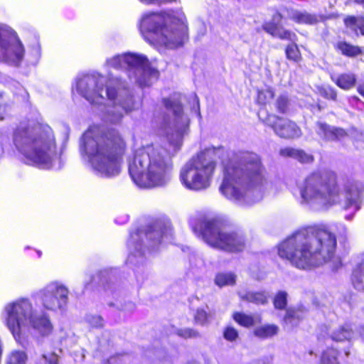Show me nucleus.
I'll list each match as a JSON object with an SVG mask.
<instances>
[{
    "label": "nucleus",
    "instance_id": "1",
    "mask_svg": "<svg viewBox=\"0 0 364 364\" xmlns=\"http://www.w3.org/2000/svg\"><path fill=\"white\" fill-rule=\"evenodd\" d=\"M162 104L164 111L156 117V127L159 134L166 136L172 150L152 144L134 150L129 156V173L140 188H161L170 182L172 158L181 149L183 137L189 132L190 119L179 97L164 98Z\"/></svg>",
    "mask_w": 364,
    "mask_h": 364
},
{
    "label": "nucleus",
    "instance_id": "2",
    "mask_svg": "<svg viewBox=\"0 0 364 364\" xmlns=\"http://www.w3.org/2000/svg\"><path fill=\"white\" fill-rule=\"evenodd\" d=\"M70 290L59 280L49 282L33 294L43 309L37 310L31 299L18 297L6 303L1 312L4 324L15 341L26 348L27 334L31 331L41 336H48L53 330L46 311L63 313L68 306Z\"/></svg>",
    "mask_w": 364,
    "mask_h": 364
},
{
    "label": "nucleus",
    "instance_id": "3",
    "mask_svg": "<svg viewBox=\"0 0 364 364\" xmlns=\"http://www.w3.org/2000/svg\"><path fill=\"white\" fill-rule=\"evenodd\" d=\"M301 205L311 210H326L334 205H339L350 214L345 216L348 220L353 219L363 201L364 184L354 178H347L338 185L334 173H314L296 183Z\"/></svg>",
    "mask_w": 364,
    "mask_h": 364
},
{
    "label": "nucleus",
    "instance_id": "4",
    "mask_svg": "<svg viewBox=\"0 0 364 364\" xmlns=\"http://www.w3.org/2000/svg\"><path fill=\"white\" fill-rule=\"evenodd\" d=\"M336 238L326 226L316 225L304 228L278 246V255L301 269H309L324 264L337 272L342 266L341 258L335 254Z\"/></svg>",
    "mask_w": 364,
    "mask_h": 364
},
{
    "label": "nucleus",
    "instance_id": "5",
    "mask_svg": "<svg viewBox=\"0 0 364 364\" xmlns=\"http://www.w3.org/2000/svg\"><path fill=\"white\" fill-rule=\"evenodd\" d=\"M272 183L265 177L259 156L250 151L235 153L225 167L221 193L242 207L260 201Z\"/></svg>",
    "mask_w": 364,
    "mask_h": 364
},
{
    "label": "nucleus",
    "instance_id": "6",
    "mask_svg": "<svg viewBox=\"0 0 364 364\" xmlns=\"http://www.w3.org/2000/svg\"><path fill=\"white\" fill-rule=\"evenodd\" d=\"M77 92L90 104H96L103 121L117 124L124 114L137 108L136 101L125 81L109 75L108 79L97 72L78 77L75 86Z\"/></svg>",
    "mask_w": 364,
    "mask_h": 364
},
{
    "label": "nucleus",
    "instance_id": "7",
    "mask_svg": "<svg viewBox=\"0 0 364 364\" xmlns=\"http://www.w3.org/2000/svg\"><path fill=\"white\" fill-rule=\"evenodd\" d=\"M127 144L115 129L93 124L83 134L80 144L81 156L92 171L103 178L118 176Z\"/></svg>",
    "mask_w": 364,
    "mask_h": 364
},
{
    "label": "nucleus",
    "instance_id": "8",
    "mask_svg": "<svg viewBox=\"0 0 364 364\" xmlns=\"http://www.w3.org/2000/svg\"><path fill=\"white\" fill-rule=\"evenodd\" d=\"M12 144L27 164L46 169L63 166V149H57L53 132L47 124L21 121L13 129Z\"/></svg>",
    "mask_w": 364,
    "mask_h": 364
},
{
    "label": "nucleus",
    "instance_id": "9",
    "mask_svg": "<svg viewBox=\"0 0 364 364\" xmlns=\"http://www.w3.org/2000/svg\"><path fill=\"white\" fill-rule=\"evenodd\" d=\"M139 30L147 42L159 48L173 49L181 46L187 36L183 13L175 17L163 12H146L140 18Z\"/></svg>",
    "mask_w": 364,
    "mask_h": 364
},
{
    "label": "nucleus",
    "instance_id": "10",
    "mask_svg": "<svg viewBox=\"0 0 364 364\" xmlns=\"http://www.w3.org/2000/svg\"><path fill=\"white\" fill-rule=\"evenodd\" d=\"M220 149V147L206 148L183 165L179 181L186 189L199 192L210 187L216 170V154Z\"/></svg>",
    "mask_w": 364,
    "mask_h": 364
},
{
    "label": "nucleus",
    "instance_id": "11",
    "mask_svg": "<svg viewBox=\"0 0 364 364\" xmlns=\"http://www.w3.org/2000/svg\"><path fill=\"white\" fill-rule=\"evenodd\" d=\"M191 225L194 234L213 248L237 252L246 246L243 234L231 230L220 219L203 218Z\"/></svg>",
    "mask_w": 364,
    "mask_h": 364
},
{
    "label": "nucleus",
    "instance_id": "12",
    "mask_svg": "<svg viewBox=\"0 0 364 364\" xmlns=\"http://www.w3.org/2000/svg\"><path fill=\"white\" fill-rule=\"evenodd\" d=\"M106 68L126 72L131 82L140 87H149L157 80L159 73L152 66L146 55L134 52H125L107 58Z\"/></svg>",
    "mask_w": 364,
    "mask_h": 364
},
{
    "label": "nucleus",
    "instance_id": "13",
    "mask_svg": "<svg viewBox=\"0 0 364 364\" xmlns=\"http://www.w3.org/2000/svg\"><path fill=\"white\" fill-rule=\"evenodd\" d=\"M146 237L150 252L156 251L163 242H170L172 240V228L168 221L156 220L148 227L145 232L137 230L132 232L127 241L129 255L127 264L139 265L144 262L145 251L142 250L141 240Z\"/></svg>",
    "mask_w": 364,
    "mask_h": 364
},
{
    "label": "nucleus",
    "instance_id": "14",
    "mask_svg": "<svg viewBox=\"0 0 364 364\" xmlns=\"http://www.w3.org/2000/svg\"><path fill=\"white\" fill-rule=\"evenodd\" d=\"M24 58V46L16 31L7 24L0 23V63L18 67Z\"/></svg>",
    "mask_w": 364,
    "mask_h": 364
},
{
    "label": "nucleus",
    "instance_id": "15",
    "mask_svg": "<svg viewBox=\"0 0 364 364\" xmlns=\"http://www.w3.org/2000/svg\"><path fill=\"white\" fill-rule=\"evenodd\" d=\"M262 120L267 126L273 129L275 134L281 138L293 139L301 135V131L298 126L288 119L279 117L274 114H268Z\"/></svg>",
    "mask_w": 364,
    "mask_h": 364
},
{
    "label": "nucleus",
    "instance_id": "16",
    "mask_svg": "<svg viewBox=\"0 0 364 364\" xmlns=\"http://www.w3.org/2000/svg\"><path fill=\"white\" fill-rule=\"evenodd\" d=\"M355 326L351 322H346L338 326L331 333V338L336 342L350 341L355 338L357 333L354 331Z\"/></svg>",
    "mask_w": 364,
    "mask_h": 364
},
{
    "label": "nucleus",
    "instance_id": "17",
    "mask_svg": "<svg viewBox=\"0 0 364 364\" xmlns=\"http://www.w3.org/2000/svg\"><path fill=\"white\" fill-rule=\"evenodd\" d=\"M317 134L323 139L333 141L338 139L346 135V132L343 129L331 127L326 123H317Z\"/></svg>",
    "mask_w": 364,
    "mask_h": 364
},
{
    "label": "nucleus",
    "instance_id": "18",
    "mask_svg": "<svg viewBox=\"0 0 364 364\" xmlns=\"http://www.w3.org/2000/svg\"><path fill=\"white\" fill-rule=\"evenodd\" d=\"M351 281L356 289L364 290V252L358 257L357 263L353 269Z\"/></svg>",
    "mask_w": 364,
    "mask_h": 364
},
{
    "label": "nucleus",
    "instance_id": "19",
    "mask_svg": "<svg viewBox=\"0 0 364 364\" xmlns=\"http://www.w3.org/2000/svg\"><path fill=\"white\" fill-rule=\"evenodd\" d=\"M279 154L284 157L292 158L302 164L312 163L314 159L311 154L305 152L304 150L291 147L281 149Z\"/></svg>",
    "mask_w": 364,
    "mask_h": 364
},
{
    "label": "nucleus",
    "instance_id": "20",
    "mask_svg": "<svg viewBox=\"0 0 364 364\" xmlns=\"http://www.w3.org/2000/svg\"><path fill=\"white\" fill-rule=\"evenodd\" d=\"M346 33L353 37L359 34L364 36V18L362 17L348 16L344 20Z\"/></svg>",
    "mask_w": 364,
    "mask_h": 364
},
{
    "label": "nucleus",
    "instance_id": "21",
    "mask_svg": "<svg viewBox=\"0 0 364 364\" xmlns=\"http://www.w3.org/2000/svg\"><path fill=\"white\" fill-rule=\"evenodd\" d=\"M238 295L242 301L254 303L255 304H264L267 302L269 297V293L265 291H238Z\"/></svg>",
    "mask_w": 364,
    "mask_h": 364
},
{
    "label": "nucleus",
    "instance_id": "22",
    "mask_svg": "<svg viewBox=\"0 0 364 364\" xmlns=\"http://www.w3.org/2000/svg\"><path fill=\"white\" fill-rule=\"evenodd\" d=\"M288 16L298 23L315 24L318 22V17L315 14L306 11L290 9L288 11Z\"/></svg>",
    "mask_w": 364,
    "mask_h": 364
},
{
    "label": "nucleus",
    "instance_id": "23",
    "mask_svg": "<svg viewBox=\"0 0 364 364\" xmlns=\"http://www.w3.org/2000/svg\"><path fill=\"white\" fill-rule=\"evenodd\" d=\"M304 313L301 309H288L284 318V323L287 328L296 326L303 318Z\"/></svg>",
    "mask_w": 364,
    "mask_h": 364
},
{
    "label": "nucleus",
    "instance_id": "24",
    "mask_svg": "<svg viewBox=\"0 0 364 364\" xmlns=\"http://www.w3.org/2000/svg\"><path fill=\"white\" fill-rule=\"evenodd\" d=\"M28 355L25 350H12L6 356L5 364H26Z\"/></svg>",
    "mask_w": 364,
    "mask_h": 364
},
{
    "label": "nucleus",
    "instance_id": "25",
    "mask_svg": "<svg viewBox=\"0 0 364 364\" xmlns=\"http://www.w3.org/2000/svg\"><path fill=\"white\" fill-rule=\"evenodd\" d=\"M282 18V16L279 13H275L271 21L265 22L262 25L263 29L273 37H276L279 30L282 28L280 27Z\"/></svg>",
    "mask_w": 364,
    "mask_h": 364
},
{
    "label": "nucleus",
    "instance_id": "26",
    "mask_svg": "<svg viewBox=\"0 0 364 364\" xmlns=\"http://www.w3.org/2000/svg\"><path fill=\"white\" fill-rule=\"evenodd\" d=\"M236 277V274L231 272H219L215 276V283L220 287L232 286L235 284Z\"/></svg>",
    "mask_w": 364,
    "mask_h": 364
},
{
    "label": "nucleus",
    "instance_id": "27",
    "mask_svg": "<svg viewBox=\"0 0 364 364\" xmlns=\"http://www.w3.org/2000/svg\"><path fill=\"white\" fill-rule=\"evenodd\" d=\"M278 332V327L274 324H267L257 327L254 330L255 336L266 339L276 335Z\"/></svg>",
    "mask_w": 364,
    "mask_h": 364
},
{
    "label": "nucleus",
    "instance_id": "28",
    "mask_svg": "<svg viewBox=\"0 0 364 364\" xmlns=\"http://www.w3.org/2000/svg\"><path fill=\"white\" fill-rule=\"evenodd\" d=\"M336 48L343 55L348 57H355L362 53L361 49L359 47L353 46L345 41L338 42Z\"/></svg>",
    "mask_w": 364,
    "mask_h": 364
},
{
    "label": "nucleus",
    "instance_id": "29",
    "mask_svg": "<svg viewBox=\"0 0 364 364\" xmlns=\"http://www.w3.org/2000/svg\"><path fill=\"white\" fill-rule=\"evenodd\" d=\"M233 318L237 323L245 327L252 326L256 323L260 322L259 316L254 317L242 313H235L233 315Z\"/></svg>",
    "mask_w": 364,
    "mask_h": 364
},
{
    "label": "nucleus",
    "instance_id": "30",
    "mask_svg": "<svg viewBox=\"0 0 364 364\" xmlns=\"http://www.w3.org/2000/svg\"><path fill=\"white\" fill-rule=\"evenodd\" d=\"M355 77L353 74H342L336 80V85L343 89L348 90L355 84Z\"/></svg>",
    "mask_w": 364,
    "mask_h": 364
},
{
    "label": "nucleus",
    "instance_id": "31",
    "mask_svg": "<svg viewBox=\"0 0 364 364\" xmlns=\"http://www.w3.org/2000/svg\"><path fill=\"white\" fill-rule=\"evenodd\" d=\"M338 352L334 348H328L322 354L321 364H339L337 360Z\"/></svg>",
    "mask_w": 364,
    "mask_h": 364
},
{
    "label": "nucleus",
    "instance_id": "32",
    "mask_svg": "<svg viewBox=\"0 0 364 364\" xmlns=\"http://www.w3.org/2000/svg\"><path fill=\"white\" fill-rule=\"evenodd\" d=\"M117 269L111 268L109 269H105L100 272L101 281L102 284L106 283L107 290L112 291V286L109 285V282H112V279L115 277Z\"/></svg>",
    "mask_w": 364,
    "mask_h": 364
},
{
    "label": "nucleus",
    "instance_id": "33",
    "mask_svg": "<svg viewBox=\"0 0 364 364\" xmlns=\"http://www.w3.org/2000/svg\"><path fill=\"white\" fill-rule=\"evenodd\" d=\"M109 306H116L120 311H122L124 316H129L132 314L136 309L134 303L130 301H125L123 303L119 302L117 304L109 303Z\"/></svg>",
    "mask_w": 364,
    "mask_h": 364
},
{
    "label": "nucleus",
    "instance_id": "34",
    "mask_svg": "<svg viewBox=\"0 0 364 364\" xmlns=\"http://www.w3.org/2000/svg\"><path fill=\"white\" fill-rule=\"evenodd\" d=\"M173 333L177 336L187 339V338H196L200 336L198 331L193 328H174Z\"/></svg>",
    "mask_w": 364,
    "mask_h": 364
},
{
    "label": "nucleus",
    "instance_id": "35",
    "mask_svg": "<svg viewBox=\"0 0 364 364\" xmlns=\"http://www.w3.org/2000/svg\"><path fill=\"white\" fill-rule=\"evenodd\" d=\"M30 55L31 58L28 59V63L32 65H36L41 55V48L38 41H36L31 46Z\"/></svg>",
    "mask_w": 364,
    "mask_h": 364
},
{
    "label": "nucleus",
    "instance_id": "36",
    "mask_svg": "<svg viewBox=\"0 0 364 364\" xmlns=\"http://www.w3.org/2000/svg\"><path fill=\"white\" fill-rule=\"evenodd\" d=\"M286 55L289 60L297 62L301 58L300 51L296 46V44L294 42V43L289 44L287 46L286 48Z\"/></svg>",
    "mask_w": 364,
    "mask_h": 364
},
{
    "label": "nucleus",
    "instance_id": "37",
    "mask_svg": "<svg viewBox=\"0 0 364 364\" xmlns=\"http://www.w3.org/2000/svg\"><path fill=\"white\" fill-rule=\"evenodd\" d=\"M194 318L196 323L203 326L210 321L211 314L208 313L205 309L199 308L196 310Z\"/></svg>",
    "mask_w": 364,
    "mask_h": 364
},
{
    "label": "nucleus",
    "instance_id": "38",
    "mask_svg": "<svg viewBox=\"0 0 364 364\" xmlns=\"http://www.w3.org/2000/svg\"><path fill=\"white\" fill-rule=\"evenodd\" d=\"M287 293L284 291H279L274 296V305L277 309H284L287 306Z\"/></svg>",
    "mask_w": 364,
    "mask_h": 364
},
{
    "label": "nucleus",
    "instance_id": "39",
    "mask_svg": "<svg viewBox=\"0 0 364 364\" xmlns=\"http://www.w3.org/2000/svg\"><path fill=\"white\" fill-rule=\"evenodd\" d=\"M274 97V92L271 89H267L258 91L257 102L260 105H266L269 103Z\"/></svg>",
    "mask_w": 364,
    "mask_h": 364
},
{
    "label": "nucleus",
    "instance_id": "40",
    "mask_svg": "<svg viewBox=\"0 0 364 364\" xmlns=\"http://www.w3.org/2000/svg\"><path fill=\"white\" fill-rule=\"evenodd\" d=\"M36 364H58V355L54 353L42 354Z\"/></svg>",
    "mask_w": 364,
    "mask_h": 364
},
{
    "label": "nucleus",
    "instance_id": "41",
    "mask_svg": "<svg viewBox=\"0 0 364 364\" xmlns=\"http://www.w3.org/2000/svg\"><path fill=\"white\" fill-rule=\"evenodd\" d=\"M276 37L283 40H288L293 43L297 40L296 35L294 33L291 31L284 29L283 28H281L280 30H279Z\"/></svg>",
    "mask_w": 364,
    "mask_h": 364
},
{
    "label": "nucleus",
    "instance_id": "42",
    "mask_svg": "<svg viewBox=\"0 0 364 364\" xmlns=\"http://www.w3.org/2000/svg\"><path fill=\"white\" fill-rule=\"evenodd\" d=\"M110 345L109 343H106L105 341L102 340L99 342V348L94 354L95 358H104L105 355L109 351Z\"/></svg>",
    "mask_w": 364,
    "mask_h": 364
},
{
    "label": "nucleus",
    "instance_id": "43",
    "mask_svg": "<svg viewBox=\"0 0 364 364\" xmlns=\"http://www.w3.org/2000/svg\"><path fill=\"white\" fill-rule=\"evenodd\" d=\"M86 321L95 328H101L104 326L102 317L97 315H87L86 316Z\"/></svg>",
    "mask_w": 364,
    "mask_h": 364
},
{
    "label": "nucleus",
    "instance_id": "44",
    "mask_svg": "<svg viewBox=\"0 0 364 364\" xmlns=\"http://www.w3.org/2000/svg\"><path fill=\"white\" fill-rule=\"evenodd\" d=\"M10 112V106L2 95H0V120H4Z\"/></svg>",
    "mask_w": 364,
    "mask_h": 364
},
{
    "label": "nucleus",
    "instance_id": "45",
    "mask_svg": "<svg viewBox=\"0 0 364 364\" xmlns=\"http://www.w3.org/2000/svg\"><path fill=\"white\" fill-rule=\"evenodd\" d=\"M320 93L322 96L327 99L335 100L336 99V92L329 86H324L321 88Z\"/></svg>",
    "mask_w": 364,
    "mask_h": 364
},
{
    "label": "nucleus",
    "instance_id": "46",
    "mask_svg": "<svg viewBox=\"0 0 364 364\" xmlns=\"http://www.w3.org/2000/svg\"><path fill=\"white\" fill-rule=\"evenodd\" d=\"M223 336L227 341H234L237 338L238 333L234 328L228 326L224 330Z\"/></svg>",
    "mask_w": 364,
    "mask_h": 364
},
{
    "label": "nucleus",
    "instance_id": "47",
    "mask_svg": "<svg viewBox=\"0 0 364 364\" xmlns=\"http://www.w3.org/2000/svg\"><path fill=\"white\" fill-rule=\"evenodd\" d=\"M288 99L286 96H280L277 100V108L278 112L285 113L287 109Z\"/></svg>",
    "mask_w": 364,
    "mask_h": 364
},
{
    "label": "nucleus",
    "instance_id": "48",
    "mask_svg": "<svg viewBox=\"0 0 364 364\" xmlns=\"http://www.w3.org/2000/svg\"><path fill=\"white\" fill-rule=\"evenodd\" d=\"M124 355L122 354H117L115 355H112L108 358L106 360L103 361L102 364H117L118 360H121V358H122Z\"/></svg>",
    "mask_w": 364,
    "mask_h": 364
},
{
    "label": "nucleus",
    "instance_id": "49",
    "mask_svg": "<svg viewBox=\"0 0 364 364\" xmlns=\"http://www.w3.org/2000/svg\"><path fill=\"white\" fill-rule=\"evenodd\" d=\"M193 106L192 108V112H194L198 116L200 117V111H199V101L196 96H195L193 99Z\"/></svg>",
    "mask_w": 364,
    "mask_h": 364
},
{
    "label": "nucleus",
    "instance_id": "50",
    "mask_svg": "<svg viewBox=\"0 0 364 364\" xmlns=\"http://www.w3.org/2000/svg\"><path fill=\"white\" fill-rule=\"evenodd\" d=\"M272 361L273 356L270 355L259 360L255 364H270Z\"/></svg>",
    "mask_w": 364,
    "mask_h": 364
},
{
    "label": "nucleus",
    "instance_id": "51",
    "mask_svg": "<svg viewBox=\"0 0 364 364\" xmlns=\"http://www.w3.org/2000/svg\"><path fill=\"white\" fill-rule=\"evenodd\" d=\"M138 269H139L134 270V274H135L136 279L137 282L141 283L144 281V276L141 275L139 274L140 273L139 272L143 271L144 269L143 268L141 269L139 267H138Z\"/></svg>",
    "mask_w": 364,
    "mask_h": 364
},
{
    "label": "nucleus",
    "instance_id": "52",
    "mask_svg": "<svg viewBox=\"0 0 364 364\" xmlns=\"http://www.w3.org/2000/svg\"><path fill=\"white\" fill-rule=\"evenodd\" d=\"M159 364H173V358L166 355H164L161 360Z\"/></svg>",
    "mask_w": 364,
    "mask_h": 364
},
{
    "label": "nucleus",
    "instance_id": "53",
    "mask_svg": "<svg viewBox=\"0 0 364 364\" xmlns=\"http://www.w3.org/2000/svg\"><path fill=\"white\" fill-rule=\"evenodd\" d=\"M338 226H339V228L341 229L340 233L342 235L346 236V233H347V228H346V227L344 225H343V224H339Z\"/></svg>",
    "mask_w": 364,
    "mask_h": 364
},
{
    "label": "nucleus",
    "instance_id": "54",
    "mask_svg": "<svg viewBox=\"0 0 364 364\" xmlns=\"http://www.w3.org/2000/svg\"><path fill=\"white\" fill-rule=\"evenodd\" d=\"M358 333L359 336L360 337L361 340L364 342V325L361 326L359 328Z\"/></svg>",
    "mask_w": 364,
    "mask_h": 364
},
{
    "label": "nucleus",
    "instance_id": "55",
    "mask_svg": "<svg viewBox=\"0 0 364 364\" xmlns=\"http://www.w3.org/2000/svg\"><path fill=\"white\" fill-rule=\"evenodd\" d=\"M358 92L364 97V84L358 87Z\"/></svg>",
    "mask_w": 364,
    "mask_h": 364
},
{
    "label": "nucleus",
    "instance_id": "56",
    "mask_svg": "<svg viewBox=\"0 0 364 364\" xmlns=\"http://www.w3.org/2000/svg\"><path fill=\"white\" fill-rule=\"evenodd\" d=\"M85 358V350L82 349L80 350V358L78 360V361H83Z\"/></svg>",
    "mask_w": 364,
    "mask_h": 364
},
{
    "label": "nucleus",
    "instance_id": "57",
    "mask_svg": "<svg viewBox=\"0 0 364 364\" xmlns=\"http://www.w3.org/2000/svg\"><path fill=\"white\" fill-rule=\"evenodd\" d=\"M262 110H260V111L258 112V116H259V119H262Z\"/></svg>",
    "mask_w": 364,
    "mask_h": 364
},
{
    "label": "nucleus",
    "instance_id": "58",
    "mask_svg": "<svg viewBox=\"0 0 364 364\" xmlns=\"http://www.w3.org/2000/svg\"><path fill=\"white\" fill-rule=\"evenodd\" d=\"M345 354H346V355L348 356V355L350 354V351L348 350H346Z\"/></svg>",
    "mask_w": 364,
    "mask_h": 364
},
{
    "label": "nucleus",
    "instance_id": "59",
    "mask_svg": "<svg viewBox=\"0 0 364 364\" xmlns=\"http://www.w3.org/2000/svg\"><path fill=\"white\" fill-rule=\"evenodd\" d=\"M37 253H38V257H40L41 256V252L37 251Z\"/></svg>",
    "mask_w": 364,
    "mask_h": 364
},
{
    "label": "nucleus",
    "instance_id": "60",
    "mask_svg": "<svg viewBox=\"0 0 364 364\" xmlns=\"http://www.w3.org/2000/svg\"><path fill=\"white\" fill-rule=\"evenodd\" d=\"M3 134L2 132L0 131V136Z\"/></svg>",
    "mask_w": 364,
    "mask_h": 364
}]
</instances>
